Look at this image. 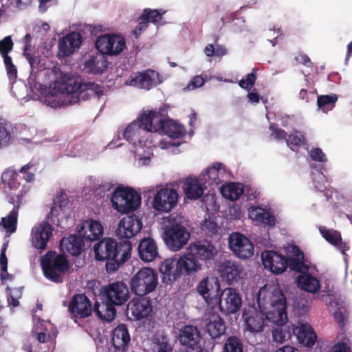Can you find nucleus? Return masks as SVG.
Here are the masks:
<instances>
[{
    "label": "nucleus",
    "instance_id": "obj_35",
    "mask_svg": "<svg viewBox=\"0 0 352 352\" xmlns=\"http://www.w3.org/2000/svg\"><path fill=\"white\" fill-rule=\"evenodd\" d=\"M33 333L36 335L37 340L43 343L47 342V339L54 338L57 330L50 321L37 318L34 319Z\"/></svg>",
    "mask_w": 352,
    "mask_h": 352
},
{
    "label": "nucleus",
    "instance_id": "obj_17",
    "mask_svg": "<svg viewBox=\"0 0 352 352\" xmlns=\"http://www.w3.org/2000/svg\"><path fill=\"white\" fill-rule=\"evenodd\" d=\"M217 272L223 281L229 285H234L245 278L243 267L234 261H226L220 263Z\"/></svg>",
    "mask_w": 352,
    "mask_h": 352
},
{
    "label": "nucleus",
    "instance_id": "obj_2",
    "mask_svg": "<svg viewBox=\"0 0 352 352\" xmlns=\"http://www.w3.org/2000/svg\"><path fill=\"white\" fill-rule=\"evenodd\" d=\"M258 308L267 312L271 322L280 324L287 320L286 313V299L275 283L266 284L256 294Z\"/></svg>",
    "mask_w": 352,
    "mask_h": 352
},
{
    "label": "nucleus",
    "instance_id": "obj_38",
    "mask_svg": "<svg viewBox=\"0 0 352 352\" xmlns=\"http://www.w3.org/2000/svg\"><path fill=\"white\" fill-rule=\"evenodd\" d=\"M82 67V69L87 73L101 74L107 67V58L102 54L96 53L86 58Z\"/></svg>",
    "mask_w": 352,
    "mask_h": 352
},
{
    "label": "nucleus",
    "instance_id": "obj_49",
    "mask_svg": "<svg viewBox=\"0 0 352 352\" xmlns=\"http://www.w3.org/2000/svg\"><path fill=\"white\" fill-rule=\"evenodd\" d=\"M114 305L107 302H96L94 305V311L96 314L102 320L111 322L116 314L113 307Z\"/></svg>",
    "mask_w": 352,
    "mask_h": 352
},
{
    "label": "nucleus",
    "instance_id": "obj_37",
    "mask_svg": "<svg viewBox=\"0 0 352 352\" xmlns=\"http://www.w3.org/2000/svg\"><path fill=\"white\" fill-rule=\"evenodd\" d=\"M12 47L13 43L10 36L0 41V52L3 57L7 74L11 83L16 80L17 76L16 67L12 63L11 58L7 54L12 50Z\"/></svg>",
    "mask_w": 352,
    "mask_h": 352
},
{
    "label": "nucleus",
    "instance_id": "obj_23",
    "mask_svg": "<svg viewBox=\"0 0 352 352\" xmlns=\"http://www.w3.org/2000/svg\"><path fill=\"white\" fill-rule=\"evenodd\" d=\"M78 235L85 240L91 242L100 239L104 232V228L100 221L89 219L82 221L77 226Z\"/></svg>",
    "mask_w": 352,
    "mask_h": 352
},
{
    "label": "nucleus",
    "instance_id": "obj_29",
    "mask_svg": "<svg viewBox=\"0 0 352 352\" xmlns=\"http://www.w3.org/2000/svg\"><path fill=\"white\" fill-rule=\"evenodd\" d=\"M292 330L300 344L305 346H311L315 344L317 339L316 334L307 322H298L292 325Z\"/></svg>",
    "mask_w": 352,
    "mask_h": 352
},
{
    "label": "nucleus",
    "instance_id": "obj_3",
    "mask_svg": "<svg viewBox=\"0 0 352 352\" xmlns=\"http://www.w3.org/2000/svg\"><path fill=\"white\" fill-rule=\"evenodd\" d=\"M285 250L287 253V258L278 252L263 251L261 254V260L264 267L276 275L285 272L287 267L294 271L303 270L305 269L303 252L293 244H287Z\"/></svg>",
    "mask_w": 352,
    "mask_h": 352
},
{
    "label": "nucleus",
    "instance_id": "obj_25",
    "mask_svg": "<svg viewBox=\"0 0 352 352\" xmlns=\"http://www.w3.org/2000/svg\"><path fill=\"white\" fill-rule=\"evenodd\" d=\"M206 189L205 182L199 177L189 176L184 179L182 190L186 199L196 200L200 198Z\"/></svg>",
    "mask_w": 352,
    "mask_h": 352
},
{
    "label": "nucleus",
    "instance_id": "obj_26",
    "mask_svg": "<svg viewBox=\"0 0 352 352\" xmlns=\"http://www.w3.org/2000/svg\"><path fill=\"white\" fill-rule=\"evenodd\" d=\"M68 204L66 195L61 192L54 199L53 206L47 217V219L55 225H60L67 217Z\"/></svg>",
    "mask_w": 352,
    "mask_h": 352
},
{
    "label": "nucleus",
    "instance_id": "obj_1",
    "mask_svg": "<svg viewBox=\"0 0 352 352\" xmlns=\"http://www.w3.org/2000/svg\"><path fill=\"white\" fill-rule=\"evenodd\" d=\"M162 111H144L121 132L122 138L130 144V152L133 154L137 167H146L152 162L155 133L162 129L166 118Z\"/></svg>",
    "mask_w": 352,
    "mask_h": 352
},
{
    "label": "nucleus",
    "instance_id": "obj_60",
    "mask_svg": "<svg viewBox=\"0 0 352 352\" xmlns=\"http://www.w3.org/2000/svg\"><path fill=\"white\" fill-rule=\"evenodd\" d=\"M9 290V294L8 296V303L10 308H14L19 305V299L21 298L22 292L21 289L14 288Z\"/></svg>",
    "mask_w": 352,
    "mask_h": 352
},
{
    "label": "nucleus",
    "instance_id": "obj_63",
    "mask_svg": "<svg viewBox=\"0 0 352 352\" xmlns=\"http://www.w3.org/2000/svg\"><path fill=\"white\" fill-rule=\"evenodd\" d=\"M50 28V25L47 22L38 21L34 25V31L38 35V36H41L42 38L43 36H45L49 32Z\"/></svg>",
    "mask_w": 352,
    "mask_h": 352
},
{
    "label": "nucleus",
    "instance_id": "obj_4",
    "mask_svg": "<svg viewBox=\"0 0 352 352\" xmlns=\"http://www.w3.org/2000/svg\"><path fill=\"white\" fill-rule=\"evenodd\" d=\"M64 87L65 73L59 74L47 89L36 81V75L31 74L28 78L30 97L54 109L64 107V104H61L64 96Z\"/></svg>",
    "mask_w": 352,
    "mask_h": 352
},
{
    "label": "nucleus",
    "instance_id": "obj_18",
    "mask_svg": "<svg viewBox=\"0 0 352 352\" xmlns=\"http://www.w3.org/2000/svg\"><path fill=\"white\" fill-rule=\"evenodd\" d=\"M82 40V36L78 31H72L60 38L58 41V56L65 58L72 56L80 48Z\"/></svg>",
    "mask_w": 352,
    "mask_h": 352
},
{
    "label": "nucleus",
    "instance_id": "obj_20",
    "mask_svg": "<svg viewBox=\"0 0 352 352\" xmlns=\"http://www.w3.org/2000/svg\"><path fill=\"white\" fill-rule=\"evenodd\" d=\"M230 175V171L222 163L214 162L204 169L199 175L206 184L217 186Z\"/></svg>",
    "mask_w": 352,
    "mask_h": 352
},
{
    "label": "nucleus",
    "instance_id": "obj_16",
    "mask_svg": "<svg viewBox=\"0 0 352 352\" xmlns=\"http://www.w3.org/2000/svg\"><path fill=\"white\" fill-rule=\"evenodd\" d=\"M196 289L207 305L212 307H214V305L218 300V296L221 292L219 279L213 276L204 278L197 284Z\"/></svg>",
    "mask_w": 352,
    "mask_h": 352
},
{
    "label": "nucleus",
    "instance_id": "obj_52",
    "mask_svg": "<svg viewBox=\"0 0 352 352\" xmlns=\"http://www.w3.org/2000/svg\"><path fill=\"white\" fill-rule=\"evenodd\" d=\"M338 99V97L335 94L318 96L317 98L318 110L323 113H328L334 109Z\"/></svg>",
    "mask_w": 352,
    "mask_h": 352
},
{
    "label": "nucleus",
    "instance_id": "obj_10",
    "mask_svg": "<svg viewBox=\"0 0 352 352\" xmlns=\"http://www.w3.org/2000/svg\"><path fill=\"white\" fill-rule=\"evenodd\" d=\"M190 233L184 226L175 223L164 228L163 240L172 252L180 251L188 242Z\"/></svg>",
    "mask_w": 352,
    "mask_h": 352
},
{
    "label": "nucleus",
    "instance_id": "obj_19",
    "mask_svg": "<svg viewBox=\"0 0 352 352\" xmlns=\"http://www.w3.org/2000/svg\"><path fill=\"white\" fill-rule=\"evenodd\" d=\"M52 226L45 221L35 223L30 232L32 245L38 250H45L52 236Z\"/></svg>",
    "mask_w": 352,
    "mask_h": 352
},
{
    "label": "nucleus",
    "instance_id": "obj_46",
    "mask_svg": "<svg viewBox=\"0 0 352 352\" xmlns=\"http://www.w3.org/2000/svg\"><path fill=\"white\" fill-rule=\"evenodd\" d=\"M162 130L169 139L179 141L184 137L186 132L183 125L175 120L170 119L166 120V118L162 125Z\"/></svg>",
    "mask_w": 352,
    "mask_h": 352
},
{
    "label": "nucleus",
    "instance_id": "obj_62",
    "mask_svg": "<svg viewBox=\"0 0 352 352\" xmlns=\"http://www.w3.org/2000/svg\"><path fill=\"white\" fill-rule=\"evenodd\" d=\"M309 156L313 160L316 162H325L327 161L326 155L320 148H311L309 151Z\"/></svg>",
    "mask_w": 352,
    "mask_h": 352
},
{
    "label": "nucleus",
    "instance_id": "obj_57",
    "mask_svg": "<svg viewBox=\"0 0 352 352\" xmlns=\"http://www.w3.org/2000/svg\"><path fill=\"white\" fill-rule=\"evenodd\" d=\"M311 180L313 187L318 191H324L326 188L327 179L325 175L320 171L316 170L311 173Z\"/></svg>",
    "mask_w": 352,
    "mask_h": 352
},
{
    "label": "nucleus",
    "instance_id": "obj_11",
    "mask_svg": "<svg viewBox=\"0 0 352 352\" xmlns=\"http://www.w3.org/2000/svg\"><path fill=\"white\" fill-rule=\"evenodd\" d=\"M242 318L244 322V330L252 334L260 333L265 327L271 321L267 312L257 308L255 305H248L245 307Z\"/></svg>",
    "mask_w": 352,
    "mask_h": 352
},
{
    "label": "nucleus",
    "instance_id": "obj_45",
    "mask_svg": "<svg viewBox=\"0 0 352 352\" xmlns=\"http://www.w3.org/2000/svg\"><path fill=\"white\" fill-rule=\"evenodd\" d=\"M318 230L322 237L342 254L349 250L347 245L342 241L341 234L338 231L327 228L324 226H320Z\"/></svg>",
    "mask_w": 352,
    "mask_h": 352
},
{
    "label": "nucleus",
    "instance_id": "obj_48",
    "mask_svg": "<svg viewBox=\"0 0 352 352\" xmlns=\"http://www.w3.org/2000/svg\"><path fill=\"white\" fill-rule=\"evenodd\" d=\"M132 246L129 241H122L119 243L116 242V247L113 251L115 256H113L112 261L116 268L120 264L124 263L131 257Z\"/></svg>",
    "mask_w": 352,
    "mask_h": 352
},
{
    "label": "nucleus",
    "instance_id": "obj_36",
    "mask_svg": "<svg viewBox=\"0 0 352 352\" xmlns=\"http://www.w3.org/2000/svg\"><path fill=\"white\" fill-rule=\"evenodd\" d=\"M70 313L75 317L85 318L91 313V305L89 299L82 294L73 297L69 305Z\"/></svg>",
    "mask_w": 352,
    "mask_h": 352
},
{
    "label": "nucleus",
    "instance_id": "obj_39",
    "mask_svg": "<svg viewBox=\"0 0 352 352\" xmlns=\"http://www.w3.org/2000/svg\"><path fill=\"white\" fill-rule=\"evenodd\" d=\"M116 241L111 238H104L94 245L95 258L98 261L111 260L115 256L114 252Z\"/></svg>",
    "mask_w": 352,
    "mask_h": 352
},
{
    "label": "nucleus",
    "instance_id": "obj_34",
    "mask_svg": "<svg viewBox=\"0 0 352 352\" xmlns=\"http://www.w3.org/2000/svg\"><path fill=\"white\" fill-rule=\"evenodd\" d=\"M248 217L256 225L273 227L276 224L275 217L269 209L258 206H250L248 208Z\"/></svg>",
    "mask_w": 352,
    "mask_h": 352
},
{
    "label": "nucleus",
    "instance_id": "obj_40",
    "mask_svg": "<svg viewBox=\"0 0 352 352\" xmlns=\"http://www.w3.org/2000/svg\"><path fill=\"white\" fill-rule=\"evenodd\" d=\"M179 269L184 275H190L201 270L202 265L197 258L193 256L186 248V253L182 254L178 258Z\"/></svg>",
    "mask_w": 352,
    "mask_h": 352
},
{
    "label": "nucleus",
    "instance_id": "obj_51",
    "mask_svg": "<svg viewBox=\"0 0 352 352\" xmlns=\"http://www.w3.org/2000/svg\"><path fill=\"white\" fill-rule=\"evenodd\" d=\"M2 183L6 193L14 195L19 187L16 180V173L12 169L5 170L1 176Z\"/></svg>",
    "mask_w": 352,
    "mask_h": 352
},
{
    "label": "nucleus",
    "instance_id": "obj_44",
    "mask_svg": "<svg viewBox=\"0 0 352 352\" xmlns=\"http://www.w3.org/2000/svg\"><path fill=\"white\" fill-rule=\"evenodd\" d=\"M178 339L181 344L192 348L199 342L200 333L196 327L186 325L180 329Z\"/></svg>",
    "mask_w": 352,
    "mask_h": 352
},
{
    "label": "nucleus",
    "instance_id": "obj_7",
    "mask_svg": "<svg viewBox=\"0 0 352 352\" xmlns=\"http://www.w3.org/2000/svg\"><path fill=\"white\" fill-rule=\"evenodd\" d=\"M179 198L176 188L167 184L159 186L153 193L151 207L158 212L168 213L177 206Z\"/></svg>",
    "mask_w": 352,
    "mask_h": 352
},
{
    "label": "nucleus",
    "instance_id": "obj_21",
    "mask_svg": "<svg viewBox=\"0 0 352 352\" xmlns=\"http://www.w3.org/2000/svg\"><path fill=\"white\" fill-rule=\"evenodd\" d=\"M142 228V222L138 217L128 215L119 221L116 230V234L120 239H131L135 236Z\"/></svg>",
    "mask_w": 352,
    "mask_h": 352
},
{
    "label": "nucleus",
    "instance_id": "obj_14",
    "mask_svg": "<svg viewBox=\"0 0 352 352\" xmlns=\"http://www.w3.org/2000/svg\"><path fill=\"white\" fill-rule=\"evenodd\" d=\"M96 46L100 54L116 56L126 48V43L121 35L104 34L97 38Z\"/></svg>",
    "mask_w": 352,
    "mask_h": 352
},
{
    "label": "nucleus",
    "instance_id": "obj_47",
    "mask_svg": "<svg viewBox=\"0 0 352 352\" xmlns=\"http://www.w3.org/2000/svg\"><path fill=\"white\" fill-rule=\"evenodd\" d=\"M272 135L278 140H285L288 146L294 151H297V148L304 141L303 135L299 131H294L291 133L288 138H286V133L280 129H274Z\"/></svg>",
    "mask_w": 352,
    "mask_h": 352
},
{
    "label": "nucleus",
    "instance_id": "obj_31",
    "mask_svg": "<svg viewBox=\"0 0 352 352\" xmlns=\"http://www.w3.org/2000/svg\"><path fill=\"white\" fill-rule=\"evenodd\" d=\"M187 249L199 261L212 260L217 254L214 247L208 241H198L190 243Z\"/></svg>",
    "mask_w": 352,
    "mask_h": 352
},
{
    "label": "nucleus",
    "instance_id": "obj_53",
    "mask_svg": "<svg viewBox=\"0 0 352 352\" xmlns=\"http://www.w3.org/2000/svg\"><path fill=\"white\" fill-rule=\"evenodd\" d=\"M18 211L14 208L10 213L5 217H2L0 222V226L5 230L9 236L15 232L17 224Z\"/></svg>",
    "mask_w": 352,
    "mask_h": 352
},
{
    "label": "nucleus",
    "instance_id": "obj_22",
    "mask_svg": "<svg viewBox=\"0 0 352 352\" xmlns=\"http://www.w3.org/2000/svg\"><path fill=\"white\" fill-rule=\"evenodd\" d=\"M104 291L107 301L114 305H122L129 298V288L126 284L122 281L110 283Z\"/></svg>",
    "mask_w": 352,
    "mask_h": 352
},
{
    "label": "nucleus",
    "instance_id": "obj_56",
    "mask_svg": "<svg viewBox=\"0 0 352 352\" xmlns=\"http://www.w3.org/2000/svg\"><path fill=\"white\" fill-rule=\"evenodd\" d=\"M223 352H243L241 340L236 336L228 338L223 345Z\"/></svg>",
    "mask_w": 352,
    "mask_h": 352
},
{
    "label": "nucleus",
    "instance_id": "obj_5",
    "mask_svg": "<svg viewBox=\"0 0 352 352\" xmlns=\"http://www.w3.org/2000/svg\"><path fill=\"white\" fill-rule=\"evenodd\" d=\"M64 96L61 104L64 107L76 104L91 98H100L104 94V88L91 82H83L76 76L65 73Z\"/></svg>",
    "mask_w": 352,
    "mask_h": 352
},
{
    "label": "nucleus",
    "instance_id": "obj_12",
    "mask_svg": "<svg viewBox=\"0 0 352 352\" xmlns=\"http://www.w3.org/2000/svg\"><path fill=\"white\" fill-rule=\"evenodd\" d=\"M164 81L158 72L152 69H146L140 72L131 74L125 80L124 85L138 89L150 90Z\"/></svg>",
    "mask_w": 352,
    "mask_h": 352
},
{
    "label": "nucleus",
    "instance_id": "obj_32",
    "mask_svg": "<svg viewBox=\"0 0 352 352\" xmlns=\"http://www.w3.org/2000/svg\"><path fill=\"white\" fill-rule=\"evenodd\" d=\"M204 327L207 333L212 339L219 338L225 334L226 326L223 319L217 314L206 315L204 318Z\"/></svg>",
    "mask_w": 352,
    "mask_h": 352
},
{
    "label": "nucleus",
    "instance_id": "obj_28",
    "mask_svg": "<svg viewBox=\"0 0 352 352\" xmlns=\"http://www.w3.org/2000/svg\"><path fill=\"white\" fill-rule=\"evenodd\" d=\"M329 312L335 320L340 325H344L348 320L349 314L346 305L340 298L330 294L326 298Z\"/></svg>",
    "mask_w": 352,
    "mask_h": 352
},
{
    "label": "nucleus",
    "instance_id": "obj_9",
    "mask_svg": "<svg viewBox=\"0 0 352 352\" xmlns=\"http://www.w3.org/2000/svg\"><path fill=\"white\" fill-rule=\"evenodd\" d=\"M157 284L158 276L156 271L147 267L139 270L130 282L132 292L138 296H144L153 292Z\"/></svg>",
    "mask_w": 352,
    "mask_h": 352
},
{
    "label": "nucleus",
    "instance_id": "obj_64",
    "mask_svg": "<svg viewBox=\"0 0 352 352\" xmlns=\"http://www.w3.org/2000/svg\"><path fill=\"white\" fill-rule=\"evenodd\" d=\"M205 83L204 79L201 76H195L184 88L188 91H192L197 88L202 87Z\"/></svg>",
    "mask_w": 352,
    "mask_h": 352
},
{
    "label": "nucleus",
    "instance_id": "obj_24",
    "mask_svg": "<svg viewBox=\"0 0 352 352\" xmlns=\"http://www.w3.org/2000/svg\"><path fill=\"white\" fill-rule=\"evenodd\" d=\"M131 336L126 326L121 324L111 333L110 352H125L129 346Z\"/></svg>",
    "mask_w": 352,
    "mask_h": 352
},
{
    "label": "nucleus",
    "instance_id": "obj_42",
    "mask_svg": "<svg viewBox=\"0 0 352 352\" xmlns=\"http://www.w3.org/2000/svg\"><path fill=\"white\" fill-rule=\"evenodd\" d=\"M85 244L80 236L70 235L64 237L60 244V248L63 254H69L72 256L79 255L84 248Z\"/></svg>",
    "mask_w": 352,
    "mask_h": 352
},
{
    "label": "nucleus",
    "instance_id": "obj_13",
    "mask_svg": "<svg viewBox=\"0 0 352 352\" xmlns=\"http://www.w3.org/2000/svg\"><path fill=\"white\" fill-rule=\"evenodd\" d=\"M242 302L241 296L236 289L226 287L221 290L214 307H217L224 315L233 314L241 309Z\"/></svg>",
    "mask_w": 352,
    "mask_h": 352
},
{
    "label": "nucleus",
    "instance_id": "obj_27",
    "mask_svg": "<svg viewBox=\"0 0 352 352\" xmlns=\"http://www.w3.org/2000/svg\"><path fill=\"white\" fill-rule=\"evenodd\" d=\"M152 311L151 300L146 297L133 298L127 305V313L134 320H141L149 316Z\"/></svg>",
    "mask_w": 352,
    "mask_h": 352
},
{
    "label": "nucleus",
    "instance_id": "obj_61",
    "mask_svg": "<svg viewBox=\"0 0 352 352\" xmlns=\"http://www.w3.org/2000/svg\"><path fill=\"white\" fill-rule=\"evenodd\" d=\"M35 168L32 164H26L21 168V173L23 174V178L28 182L34 179Z\"/></svg>",
    "mask_w": 352,
    "mask_h": 352
},
{
    "label": "nucleus",
    "instance_id": "obj_15",
    "mask_svg": "<svg viewBox=\"0 0 352 352\" xmlns=\"http://www.w3.org/2000/svg\"><path fill=\"white\" fill-rule=\"evenodd\" d=\"M228 242L229 248L233 254L240 259H248L254 254V246L252 242L241 233H232L229 236Z\"/></svg>",
    "mask_w": 352,
    "mask_h": 352
},
{
    "label": "nucleus",
    "instance_id": "obj_41",
    "mask_svg": "<svg viewBox=\"0 0 352 352\" xmlns=\"http://www.w3.org/2000/svg\"><path fill=\"white\" fill-rule=\"evenodd\" d=\"M24 44L23 55L28 61L31 67V74L36 75L38 70L43 69L44 67L41 64L40 58L34 54V47L31 43V36L27 34L23 38Z\"/></svg>",
    "mask_w": 352,
    "mask_h": 352
},
{
    "label": "nucleus",
    "instance_id": "obj_59",
    "mask_svg": "<svg viewBox=\"0 0 352 352\" xmlns=\"http://www.w3.org/2000/svg\"><path fill=\"white\" fill-rule=\"evenodd\" d=\"M256 80V72L254 69L246 76L239 82V85L241 88L245 89L247 91H250L252 89L253 86Z\"/></svg>",
    "mask_w": 352,
    "mask_h": 352
},
{
    "label": "nucleus",
    "instance_id": "obj_54",
    "mask_svg": "<svg viewBox=\"0 0 352 352\" xmlns=\"http://www.w3.org/2000/svg\"><path fill=\"white\" fill-rule=\"evenodd\" d=\"M282 324L283 323L277 324L278 327L272 331V340L278 344H283L292 337L291 329L292 327L289 325L282 326Z\"/></svg>",
    "mask_w": 352,
    "mask_h": 352
},
{
    "label": "nucleus",
    "instance_id": "obj_50",
    "mask_svg": "<svg viewBox=\"0 0 352 352\" xmlns=\"http://www.w3.org/2000/svg\"><path fill=\"white\" fill-rule=\"evenodd\" d=\"M243 192V186L240 183L230 182L223 185L221 188L222 196L231 201L239 199Z\"/></svg>",
    "mask_w": 352,
    "mask_h": 352
},
{
    "label": "nucleus",
    "instance_id": "obj_58",
    "mask_svg": "<svg viewBox=\"0 0 352 352\" xmlns=\"http://www.w3.org/2000/svg\"><path fill=\"white\" fill-rule=\"evenodd\" d=\"M165 12H160L157 10L146 9L142 15L143 20L153 23H157L162 19Z\"/></svg>",
    "mask_w": 352,
    "mask_h": 352
},
{
    "label": "nucleus",
    "instance_id": "obj_55",
    "mask_svg": "<svg viewBox=\"0 0 352 352\" xmlns=\"http://www.w3.org/2000/svg\"><path fill=\"white\" fill-rule=\"evenodd\" d=\"M151 350L153 352H171L168 338L162 335L155 336L152 339Z\"/></svg>",
    "mask_w": 352,
    "mask_h": 352
},
{
    "label": "nucleus",
    "instance_id": "obj_8",
    "mask_svg": "<svg viewBox=\"0 0 352 352\" xmlns=\"http://www.w3.org/2000/svg\"><path fill=\"white\" fill-rule=\"evenodd\" d=\"M41 265L45 276L54 282H62L63 276L69 270V263L63 254L49 252L43 257Z\"/></svg>",
    "mask_w": 352,
    "mask_h": 352
},
{
    "label": "nucleus",
    "instance_id": "obj_33",
    "mask_svg": "<svg viewBox=\"0 0 352 352\" xmlns=\"http://www.w3.org/2000/svg\"><path fill=\"white\" fill-rule=\"evenodd\" d=\"M309 267L305 262V269L301 271L296 278V283L298 287L303 291L314 294L318 292L320 288V280L314 276L308 273Z\"/></svg>",
    "mask_w": 352,
    "mask_h": 352
},
{
    "label": "nucleus",
    "instance_id": "obj_6",
    "mask_svg": "<svg viewBox=\"0 0 352 352\" xmlns=\"http://www.w3.org/2000/svg\"><path fill=\"white\" fill-rule=\"evenodd\" d=\"M141 199L140 193L134 188L118 186L111 195V204L115 210L124 214L135 211L141 204Z\"/></svg>",
    "mask_w": 352,
    "mask_h": 352
},
{
    "label": "nucleus",
    "instance_id": "obj_43",
    "mask_svg": "<svg viewBox=\"0 0 352 352\" xmlns=\"http://www.w3.org/2000/svg\"><path fill=\"white\" fill-rule=\"evenodd\" d=\"M140 258L144 262H151L158 256V249L155 241L151 238L142 239L138 245Z\"/></svg>",
    "mask_w": 352,
    "mask_h": 352
},
{
    "label": "nucleus",
    "instance_id": "obj_30",
    "mask_svg": "<svg viewBox=\"0 0 352 352\" xmlns=\"http://www.w3.org/2000/svg\"><path fill=\"white\" fill-rule=\"evenodd\" d=\"M160 272L162 276V281L169 285L182 275L178 260L175 257L168 258L163 261L160 266Z\"/></svg>",
    "mask_w": 352,
    "mask_h": 352
}]
</instances>
